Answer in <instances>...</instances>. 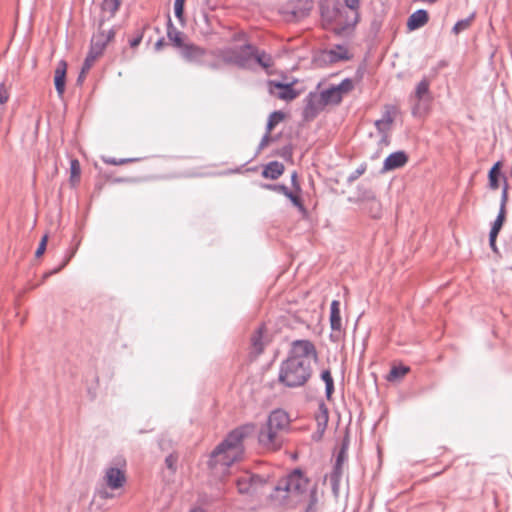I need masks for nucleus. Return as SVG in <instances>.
<instances>
[{
    "label": "nucleus",
    "instance_id": "nucleus-27",
    "mask_svg": "<svg viewBox=\"0 0 512 512\" xmlns=\"http://www.w3.org/2000/svg\"><path fill=\"white\" fill-rule=\"evenodd\" d=\"M409 371V367L405 365L393 366L387 375V381H396L403 378Z\"/></svg>",
    "mask_w": 512,
    "mask_h": 512
},
{
    "label": "nucleus",
    "instance_id": "nucleus-10",
    "mask_svg": "<svg viewBox=\"0 0 512 512\" xmlns=\"http://www.w3.org/2000/svg\"><path fill=\"white\" fill-rule=\"evenodd\" d=\"M304 102L303 116L306 120L315 118L326 106L320 99V93L316 92H310Z\"/></svg>",
    "mask_w": 512,
    "mask_h": 512
},
{
    "label": "nucleus",
    "instance_id": "nucleus-16",
    "mask_svg": "<svg viewBox=\"0 0 512 512\" xmlns=\"http://www.w3.org/2000/svg\"><path fill=\"white\" fill-rule=\"evenodd\" d=\"M269 84L280 90L278 93V98H280L282 100L291 101V100H294L295 98H297L299 95V92L293 88L292 83L269 81Z\"/></svg>",
    "mask_w": 512,
    "mask_h": 512
},
{
    "label": "nucleus",
    "instance_id": "nucleus-60",
    "mask_svg": "<svg viewBox=\"0 0 512 512\" xmlns=\"http://www.w3.org/2000/svg\"><path fill=\"white\" fill-rule=\"evenodd\" d=\"M204 65H206L207 67H209L212 70H219L220 69V64L218 62H210V63H205L204 62Z\"/></svg>",
    "mask_w": 512,
    "mask_h": 512
},
{
    "label": "nucleus",
    "instance_id": "nucleus-22",
    "mask_svg": "<svg viewBox=\"0 0 512 512\" xmlns=\"http://www.w3.org/2000/svg\"><path fill=\"white\" fill-rule=\"evenodd\" d=\"M330 327L333 331H341L342 322L340 315V302L333 300L330 305Z\"/></svg>",
    "mask_w": 512,
    "mask_h": 512
},
{
    "label": "nucleus",
    "instance_id": "nucleus-47",
    "mask_svg": "<svg viewBox=\"0 0 512 512\" xmlns=\"http://www.w3.org/2000/svg\"><path fill=\"white\" fill-rule=\"evenodd\" d=\"M176 462H177V457L174 456L173 454H169L165 458V464H166L167 468L172 471H175V469H176Z\"/></svg>",
    "mask_w": 512,
    "mask_h": 512
},
{
    "label": "nucleus",
    "instance_id": "nucleus-44",
    "mask_svg": "<svg viewBox=\"0 0 512 512\" xmlns=\"http://www.w3.org/2000/svg\"><path fill=\"white\" fill-rule=\"evenodd\" d=\"M275 139L276 138L271 137L270 133H268V131H266V133L263 135V137L258 145L256 155H258L260 153V151L263 150L269 144V142L274 141Z\"/></svg>",
    "mask_w": 512,
    "mask_h": 512
},
{
    "label": "nucleus",
    "instance_id": "nucleus-4",
    "mask_svg": "<svg viewBox=\"0 0 512 512\" xmlns=\"http://www.w3.org/2000/svg\"><path fill=\"white\" fill-rule=\"evenodd\" d=\"M289 424L290 418L286 411L283 409L271 411L266 423L259 430V444L266 449H279L283 443L281 433L288 429Z\"/></svg>",
    "mask_w": 512,
    "mask_h": 512
},
{
    "label": "nucleus",
    "instance_id": "nucleus-11",
    "mask_svg": "<svg viewBox=\"0 0 512 512\" xmlns=\"http://www.w3.org/2000/svg\"><path fill=\"white\" fill-rule=\"evenodd\" d=\"M181 56L188 62L204 65L203 57L206 51L194 44H184L180 49Z\"/></svg>",
    "mask_w": 512,
    "mask_h": 512
},
{
    "label": "nucleus",
    "instance_id": "nucleus-50",
    "mask_svg": "<svg viewBox=\"0 0 512 512\" xmlns=\"http://www.w3.org/2000/svg\"><path fill=\"white\" fill-rule=\"evenodd\" d=\"M174 14L182 22L184 20V5L174 4Z\"/></svg>",
    "mask_w": 512,
    "mask_h": 512
},
{
    "label": "nucleus",
    "instance_id": "nucleus-54",
    "mask_svg": "<svg viewBox=\"0 0 512 512\" xmlns=\"http://www.w3.org/2000/svg\"><path fill=\"white\" fill-rule=\"evenodd\" d=\"M321 379L324 381L325 385L328 384V383H331V382H334L333 381V378H332V375H331V372L329 370H323L321 372Z\"/></svg>",
    "mask_w": 512,
    "mask_h": 512
},
{
    "label": "nucleus",
    "instance_id": "nucleus-46",
    "mask_svg": "<svg viewBox=\"0 0 512 512\" xmlns=\"http://www.w3.org/2000/svg\"><path fill=\"white\" fill-rule=\"evenodd\" d=\"M359 195L364 200H374L375 194L372 190L368 188H363L361 186H358Z\"/></svg>",
    "mask_w": 512,
    "mask_h": 512
},
{
    "label": "nucleus",
    "instance_id": "nucleus-56",
    "mask_svg": "<svg viewBox=\"0 0 512 512\" xmlns=\"http://www.w3.org/2000/svg\"><path fill=\"white\" fill-rule=\"evenodd\" d=\"M143 39V33H140L139 35H137L136 37H134L133 39H131L129 41V44L132 48H135L137 46L140 45L141 41Z\"/></svg>",
    "mask_w": 512,
    "mask_h": 512
},
{
    "label": "nucleus",
    "instance_id": "nucleus-45",
    "mask_svg": "<svg viewBox=\"0 0 512 512\" xmlns=\"http://www.w3.org/2000/svg\"><path fill=\"white\" fill-rule=\"evenodd\" d=\"M47 242H48V235H44L41 238L40 243L35 251V257L39 258L44 254V252L46 251Z\"/></svg>",
    "mask_w": 512,
    "mask_h": 512
},
{
    "label": "nucleus",
    "instance_id": "nucleus-42",
    "mask_svg": "<svg viewBox=\"0 0 512 512\" xmlns=\"http://www.w3.org/2000/svg\"><path fill=\"white\" fill-rule=\"evenodd\" d=\"M317 420V426H318V432L320 435H322L327 427L328 424V416H325V414H318L316 417Z\"/></svg>",
    "mask_w": 512,
    "mask_h": 512
},
{
    "label": "nucleus",
    "instance_id": "nucleus-48",
    "mask_svg": "<svg viewBox=\"0 0 512 512\" xmlns=\"http://www.w3.org/2000/svg\"><path fill=\"white\" fill-rule=\"evenodd\" d=\"M391 122H392V118L390 117L389 113H387V114H386L382 119L377 120V121L375 122V126L377 127V129H378L379 131H381V130H382V126H383V125H388V124H390Z\"/></svg>",
    "mask_w": 512,
    "mask_h": 512
},
{
    "label": "nucleus",
    "instance_id": "nucleus-17",
    "mask_svg": "<svg viewBox=\"0 0 512 512\" xmlns=\"http://www.w3.org/2000/svg\"><path fill=\"white\" fill-rule=\"evenodd\" d=\"M428 20V12L425 9H418L409 16L407 20V28L410 31H415L423 27Z\"/></svg>",
    "mask_w": 512,
    "mask_h": 512
},
{
    "label": "nucleus",
    "instance_id": "nucleus-1",
    "mask_svg": "<svg viewBox=\"0 0 512 512\" xmlns=\"http://www.w3.org/2000/svg\"><path fill=\"white\" fill-rule=\"evenodd\" d=\"M307 491H309V503L304 512H317V487L316 485L310 486V481L303 471L300 468H295L277 482L270 498L279 505H284L290 499L299 498Z\"/></svg>",
    "mask_w": 512,
    "mask_h": 512
},
{
    "label": "nucleus",
    "instance_id": "nucleus-19",
    "mask_svg": "<svg viewBox=\"0 0 512 512\" xmlns=\"http://www.w3.org/2000/svg\"><path fill=\"white\" fill-rule=\"evenodd\" d=\"M320 99H322V102H324L326 106L339 105L343 100L335 85H331L322 90L320 92Z\"/></svg>",
    "mask_w": 512,
    "mask_h": 512
},
{
    "label": "nucleus",
    "instance_id": "nucleus-34",
    "mask_svg": "<svg viewBox=\"0 0 512 512\" xmlns=\"http://www.w3.org/2000/svg\"><path fill=\"white\" fill-rule=\"evenodd\" d=\"M341 476H342V466H337V464L334 463L333 471L330 475V482H331V485H332V488L334 491H336V489L339 485Z\"/></svg>",
    "mask_w": 512,
    "mask_h": 512
},
{
    "label": "nucleus",
    "instance_id": "nucleus-32",
    "mask_svg": "<svg viewBox=\"0 0 512 512\" xmlns=\"http://www.w3.org/2000/svg\"><path fill=\"white\" fill-rule=\"evenodd\" d=\"M237 487L241 494L255 493L250 481L247 479V473L238 478Z\"/></svg>",
    "mask_w": 512,
    "mask_h": 512
},
{
    "label": "nucleus",
    "instance_id": "nucleus-14",
    "mask_svg": "<svg viewBox=\"0 0 512 512\" xmlns=\"http://www.w3.org/2000/svg\"><path fill=\"white\" fill-rule=\"evenodd\" d=\"M350 56L348 54V51L346 48H344L342 45H337L336 49H329L324 50L321 55L320 59L324 63H337L339 61L349 60Z\"/></svg>",
    "mask_w": 512,
    "mask_h": 512
},
{
    "label": "nucleus",
    "instance_id": "nucleus-18",
    "mask_svg": "<svg viewBox=\"0 0 512 512\" xmlns=\"http://www.w3.org/2000/svg\"><path fill=\"white\" fill-rule=\"evenodd\" d=\"M167 37L172 44L181 49L184 46V34L173 24L170 15H167Z\"/></svg>",
    "mask_w": 512,
    "mask_h": 512
},
{
    "label": "nucleus",
    "instance_id": "nucleus-37",
    "mask_svg": "<svg viewBox=\"0 0 512 512\" xmlns=\"http://www.w3.org/2000/svg\"><path fill=\"white\" fill-rule=\"evenodd\" d=\"M367 169L366 163H362L356 170H354L347 177V183L351 185L354 181H356L360 176H362Z\"/></svg>",
    "mask_w": 512,
    "mask_h": 512
},
{
    "label": "nucleus",
    "instance_id": "nucleus-43",
    "mask_svg": "<svg viewBox=\"0 0 512 512\" xmlns=\"http://www.w3.org/2000/svg\"><path fill=\"white\" fill-rule=\"evenodd\" d=\"M508 200V183L507 179L504 178V186L501 193V201L499 210H506V203Z\"/></svg>",
    "mask_w": 512,
    "mask_h": 512
},
{
    "label": "nucleus",
    "instance_id": "nucleus-39",
    "mask_svg": "<svg viewBox=\"0 0 512 512\" xmlns=\"http://www.w3.org/2000/svg\"><path fill=\"white\" fill-rule=\"evenodd\" d=\"M284 196H286L291 201V203L295 207H297L300 211H302V212L305 211V207L302 203L301 198L299 196L295 195L290 189H288L287 194H285Z\"/></svg>",
    "mask_w": 512,
    "mask_h": 512
},
{
    "label": "nucleus",
    "instance_id": "nucleus-51",
    "mask_svg": "<svg viewBox=\"0 0 512 512\" xmlns=\"http://www.w3.org/2000/svg\"><path fill=\"white\" fill-rule=\"evenodd\" d=\"M70 171H71L72 177L80 175V165H79L78 160H76V159L71 160Z\"/></svg>",
    "mask_w": 512,
    "mask_h": 512
},
{
    "label": "nucleus",
    "instance_id": "nucleus-41",
    "mask_svg": "<svg viewBox=\"0 0 512 512\" xmlns=\"http://www.w3.org/2000/svg\"><path fill=\"white\" fill-rule=\"evenodd\" d=\"M263 187L268 190H272L276 193L283 194V195L287 194L288 189H289L284 184H264Z\"/></svg>",
    "mask_w": 512,
    "mask_h": 512
},
{
    "label": "nucleus",
    "instance_id": "nucleus-13",
    "mask_svg": "<svg viewBox=\"0 0 512 512\" xmlns=\"http://www.w3.org/2000/svg\"><path fill=\"white\" fill-rule=\"evenodd\" d=\"M408 162V156L404 151H396L389 154L384 162L382 172L392 171L403 167Z\"/></svg>",
    "mask_w": 512,
    "mask_h": 512
},
{
    "label": "nucleus",
    "instance_id": "nucleus-33",
    "mask_svg": "<svg viewBox=\"0 0 512 512\" xmlns=\"http://www.w3.org/2000/svg\"><path fill=\"white\" fill-rule=\"evenodd\" d=\"M335 86L343 98L345 94L351 92L354 89V81L351 78H345L340 82V84Z\"/></svg>",
    "mask_w": 512,
    "mask_h": 512
},
{
    "label": "nucleus",
    "instance_id": "nucleus-5",
    "mask_svg": "<svg viewBox=\"0 0 512 512\" xmlns=\"http://www.w3.org/2000/svg\"><path fill=\"white\" fill-rule=\"evenodd\" d=\"M311 374L310 360L287 358L280 365L278 381L289 388L301 387L309 380Z\"/></svg>",
    "mask_w": 512,
    "mask_h": 512
},
{
    "label": "nucleus",
    "instance_id": "nucleus-3",
    "mask_svg": "<svg viewBox=\"0 0 512 512\" xmlns=\"http://www.w3.org/2000/svg\"><path fill=\"white\" fill-rule=\"evenodd\" d=\"M319 9L322 21L339 36L350 35L359 20L358 12L347 9L339 0H321Z\"/></svg>",
    "mask_w": 512,
    "mask_h": 512
},
{
    "label": "nucleus",
    "instance_id": "nucleus-23",
    "mask_svg": "<svg viewBox=\"0 0 512 512\" xmlns=\"http://www.w3.org/2000/svg\"><path fill=\"white\" fill-rule=\"evenodd\" d=\"M104 21H105L104 17L100 19L99 25H98L99 31L97 34H95L92 37V40L96 41V42H100V43L102 42L103 49L105 50L107 44L114 38L115 30L113 28L109 29V31L107 33L104 30H102Z\"/></svg>",
    "mask_w": 512,
    "mask_h": 512
},
{
    "label": "nucleus",
    "instance_id": "nucleus-25",
    "mask_svg": "<svg viewBox=\"0 0 512 512\" xmlns=\"http://www.w3.org/2000/svg\"><path fill=\"white\" fill-rule=\"evenodd\" d=\"M429 87H430V82L427 78H423L417 85H416V88H415V94H414V97L416 98V100L418 101H425V99L427 98L428 100L431 99V96H430V90H429Z\"/></svg>",
    "mask_w": 512,
    "mask_h": 512
},
{
    "label": "nucleus",
    "instance_id": "nucleus-21",
    "mask_svg": "<svg viewBox=\"0 0 512 512\" xmlns=\"http://www.w3.org/2000/svg\"><path fill=\"white\" fill-rule=\"evenodd\" d=\"M284 165L278 161L269 162L262 171V176L268 179H278L284 172Z\"/></svg>",
    "mask_w": 512,
    "mask_h": 512
},
{
    "label": "nucleus",
    "instance_id": "nucleus-59",
    "mask_svg": "<svg viewBox=\"0 0 512 512\" xmlns=\"http://www.w3.org/2000/svg\"><path fill=\"white\" fill-rule=\"evenodd\" d=\"M165 45H166L165 39L164 38H160L155 43L154 48H155L156 51H160Z\"/></svg>",
    "mask_w": 512,
    "mask_h": 512
},
{
    "label": "nucleus",
    "instance_id": "nucleus-15",
    "mask_svg": "<svg viewBox=\"0 0 512 512\" xmlns=\"http://www.w3.org/2000/svg\"><path fill=\"white\" fill-rule=\"evenodd\" d=\"M66 73H67V63L64 60H60L55 69L54 75V85L57 91V94L61 97L64 94L66 87Z\"/></svg>",
    "mask_w": 512,
    "mask_h": 512
},
{
    "label": "nucleus",
    "instance_id": "nucleus-36",
    "mask_svg": "<svg viewBox=\"0 0 512 512\" xmlns=\"http://www.w3.org/2000/svg\"><path fill=\"white\" fill-rule=\"evenodd\" d=\"M74 254H75V251H72L70 254L66 255L65 259L62 261V263L58 267L44 273L43 281L46 280L51 275H54V274L58 273L59 271H61L69 263V261L72 259Z\"/></svg>",
    "mask_w": 512,
    "mask_h": 512
},
{
    "label": "nucleus",
    "instance_id": "nucleus-40",
    "mask_svg": "<svg viewBox=\"0 0 512 512\" xmlns=\"http://www.w3.org/2000/svg\"><path fill=\"white\" fill-rule=\"evenodd\" d=\"M103 161H104V163L110 164V165H123V164H126V163H131V162L138 161V158H121V159H116V158H112V157H107V158H103Z\"/></svg>",
    "mask_w": 512,
    "mask_h": 512
},
{
    "label": "nucleus",
    "instance_id": "nucleus-31",
    "mask_svg": "<svg viewBox=\"0 0 512 512\" xmlns=\"http://www.w3.org/2000/svg\"><path fill=\"white\" fill-rule=\"evenodd\" d=\"M474 17H475V13H472L467 18H464V19H461V20L457 21L455 23V25L453 26V28H452V32L454 34H459V33L463 32V31H465L466 29H468L470 27L471 22L474 19Z\"/></svg>",
    "mask_w": 512,
    "mask_h": 512
},
{
    "label": "nucleus",
    "instance_id": "nucleus-8",
    "mask_svg": "<svg viewBox=\"0 0 512 512\" xmlns=\"http://www.w3.org/2000/svg\"><path fill=\"white\" fill-rule=\"evenodd\" d=\"M311 8V2H303L299 0L296 3H292L284 7L282 9V14L287 21L298 22L309 15Z\"/></svg>",
    "mask_w": 512,
    "mask_h": 512
},
{
    "label": "nucleus",
    "instance_id": "nucleus-29",
    "mask_svg": "<svg viewBox=\"0 0 512 512\" xmlns=\"http://www.w3.org/2000/svg\"><path fill=\"white\" fill-rule=\"evenodd\" d=\"M263 330L264 328L262 326L259 327L251 337L252 346L258 354L262 353L264 350Z\"/></svg>",
    "mask_w": 512,
    "mask_h": 512
},
{
    "label": "nucleus",
    "instance_id": "nucleus-6",
    "mask_svg": "<svg viewBox=\"0 0 512 512\" xmlns=\"http://www.w3.org/2000/svg\"><path fill=\"white\" fill-rule=\"evenodd\" d=\"M245 436L246 431L244 427L234 429L216 446L211 453V457L217 458V461H222V464L229 466L235 459L237 449Z\"/></svg>",
    "mask_w": 512,
    "mask_h": 512
},
{
    "label": "nucleus",
    "instance_id": "nucleus-52",
    "mask_svg": "<svg viewBox=\"0 0 512 512\" xmlns=\"http://www.w3.org/2000/svg\"><path fill=\"white\" fill-rule=\"evenodd\" d=\"M422 102L423 101L417 100V103H415L414 106L412 107L413 116L420 117L423 114L424 109L422 107Z\"/></svg>",
    "mask_w": 512,
    "mask_h": 512
},
{
    "label": "nucleus",
    "instance_id": "nucleus-20",
    "mask_svg": "<svg viewBox=\"0 0 512 512\" xmlns=\"http://www.w3.org/2000/svg\"><path fill=\"white\" fill-rule=\"evenodd\" d=\"M502 163L497 161L488 172V180H489V188L491 190H496L500 186V180L506 178L502 174Z\"/></svg>",
    "mask_w": 512,
    "mask_h": 512
},
{
    "label": "nucleus",
    "instance_id": "nucleus-9",
    "mask_svg": "<svg viewBox=\"0 0 512 512\" xmlns=\"http://www.w3.org/2000/svg\"><path fill=\"white\" fill-rule=\"evenodd\" d=\"M104 52V49H103V44L102 42H96V41H93L91 39V44H90V48H89V51H88V54L87 56L85 57V60L83 62V65H82V68H81V72L77 78V84L78 85H82V83L84 82V79H85V76L87 74V72L91 69L92 65L94 64V62L96 61V59L102 55V53Z\"/></svg>",
    "mask_w": 512,
    "mask_h": 512
},
{
    "label": "nucleus",
    "instance_id": "nucleus-61",
    "mask_svg": "<svg viewBox=\"0 0 512 512\" xmlns=\"http://www.w3.org/2000/svg\"><path fill=\"white\" fill-rule=\"evenodd\" d=\"M319 414H325V416H328V409L323 402L319 405Z\"/></svg>",
    "mask_w": 512,
    "mask_h": 512
},
{
    "label": "nucleus",
    "instance_id": "nucleus-55",
    "mask_svg": "<svg viewBox=\"0 0 512 512\" xmlns=\"http://www.w3.org/2000/svg\"><path fill=\"white\" fill-rule=\"evenodd\" d=\"M498 235H492V233H489V246L492 249L493 252L498 253V248L496 245Z\"/></svg>",
    "mask_w": 512,
    "mask_h": 512
},
{
    "label": "nucleus",
    "instance_id": "nucleus-28",
    "mask_svg": "<svg viewBox=\"0 0 512 512\" xmlns=\"http://www.w3.org/2000/svg\"><path fill=\"white\" fill-rule=\"evenodd\" d=\"M285 118L284 112L280 110L273 111L268 118L267 124H266V131L268 133H271V131L275 128L277 124H279L281 121H283Z\"/></svg>",
    "mask_w": 512,
    "mask_h": 512
},
{
    "label": "nucleus",
    "instance_id": "nucleus-12",
    "mask_svg": "<svg viewBox=\"0 0 512 512\" xmlns=\"http://www.w3.org/2000/svg\"><path fill=\"white\" fill-rule=\"evenodd\" d=\"M105 483L106 485L112 489L117 490L121 488L126 482V475L123 470L117 467H109L105 472Z\"/></svg>",
    "mask_w": 512,
    "mask_h": 512
},
{
    "label": "nucleus",
    "instance_id": "nucleus-2",
    "mask_svg": "<svg viewBox=\"0 0 512 512\" xmlns=\"http://www.w3.org/2000/svg\"><path fill=\"white\" fill-rule=\"evenodd\" d=\"M223 63L235 65L244 70H252L254 63L263 69H269L273 65L270 54L260 51L256 46L246 43L240 47H227L216 52Z\"/></svg>",
    "mask_w": 512,
    "mask_h": 512
},
{
    "label": "nucleus",
    "instance_id": "nucleus-63",
    "mask_svg": "<svg viewBox=\"0 0 512 512\" xmlns=\"http://www.w3.org/2000/svg\"><path fill=\"white\" fill-rule=\"evenodd\" d=\"M191 512H206V511L203 510L202 508H195Z\"/></svg>",
    "mask_w": 512,
    "mask_h": 512
},
{
    "label": "nucleus",
    "instance_id": "nucleus-7",
    "mask_svg": "<svg viewBox=\"0 0 512 512\" xmlns=\"http://www.w3.org/2000/svg\"><path fill=\"white\" fill-rule=\"evenodd\" d=\"M288 358L297 360H317V351L309 340H295Z\"/></svg>",
    "mask_w": 512,
    "mask_h": 512
},
{
    "label": "nucleus",
    "instance_id": "nucleus-24",
    "mask_svg": "<svg viewBox=\"0 0 512 512\" xmlns=\"http://www.w3.org/2000/svg\"><path fill=\"white\" fill-rule=\"evenodd\" d=\"M247 479L250 481L254 492L257 493L261 488L269 483L271 476L270 474L247 473Z\"/></svg>",
    "mask_w": 512,
    "mask_h": 512
},
{
    "label": "nucleus",
    "instance_id": "nucleus-57",
    "mask_svg": "<svg viewBox=\"0 0 512 512\" xmlns=\"http://www.w3.org/2000/svg\"><path fill=\"white\" fill-rule=\"evenodd\" d=\"M291 183L295 190L301 191V187L297 181V172H293L291 175Z\"/></svg>",
    "mask_w": 512,
    "mask_h": 512
},
{
    "label": "nucleus",
    "instance_id": "nucleus-53",
    "mask_svg": "<svg viewBox=\"0 0 512 512\" xmlns=\"http://www.w3.org/2000/svg\"><path fill=\"white\" fill-rule=\"evenodd\" d=\"M344 7L358 12L359 0H344Z\"/></svg>",
    "mask_w": 512,
    "mask_h": 512
},
{
    "label": "nucleus",
    "instance_id": "nucleus-58",
    "mask_svg": "<svg viewBox=\"0 0 512 512\" xmlns=\"http://www.w3.org/2000/svg\"><path fill=\"white\" fill-rule=\"evenodd\" d=\"M334 392V382L328 383L325 385V394L326 397L329 399Z\"/></svg>",
    "mask_w": 512,
    "mask_h": 512
},
{
    "label": "nucleus",
    "instance_id": "nucleus-26",
    "mask_svg": "<svg viewBox=\"0 0 512 512\" xmlns=\"http://www.w3.org/2000/svg\"><path fill=\"white\" fill-rule=\"evenodd\" d=\"M122 0H103L101 9L103 13H109V18L115 16L118 11Z\"/></svg>",
    "mask_w": 512,
    "mask_h": 512
},
{
    "label": "nucleus",
    "instance_id": "nucleus-49",
    "mask_svg": "<svg viewBox=\"0 0 512 512\" xmlns=\"http://www.w3.org/2000/svg\"><path fill=\"white\" fill-rule=\"evenodd\" d=\"M9 99L8 91L4 83H0V105L6 103Z\"/></svg>",
    "mask_w": 512,
    "mask_h": 512
},
{
    "label": "nucleus",
    "instance_id": "nucleus-38",
    "mask_svg": "<svg viewBox=\"0 0 512 512\" xmlns=\"http://www.w3.org/2000/svg\"><path fill=\"white\" fill-rule=\"evenodd\" d=\"M276 155L286 161H290L293 156V146L291 144L283 146L276 152Z\"/></svg>",
    "mask_w": 512,
    "mask_h": 512
},
{
    "label": "nucleus",
    "instance_id": "nucleus-62",
    "mask_svg": "<svg viewBox=\"0 0 512 512\" xmlns=\"http://www.w3.org/2000/svg\"><path fill=\"white\" fill-rule=\"evenodd\" d=\"M185 0H175L174 4L184 5Z\"/></svg>",
    "mask_w": 512,
    "mask_h": 512
},
{
    "label": "nucleus",
    "instance_id": "nucleus-35",
    "mask_svg": "<svg viewBox=\"0 0 512 512\" xmlns=\"http://www.w3.org/2000/svg\"><path fill=\"white\" fill-rule=\"evenodd\" d=\"M348 444H349L348 440L344 439L342 442V445L337 453V456H336L335 463L337 464V466H342L343 463L346 461Z\"/></svg>",
    "mask_w": 512,
    "mask_h": 512
},
{
    "label": "nucleus",
    "instance_id": "nucleus-30",
    "mask_svg": "<svg viewBox=\"0 0 512 512\" xmlns=\"http://www.w3.org/2000/svg\"><path fill=\"white\" fill-rule=\"evenodd\" d=\"M505 219H506V210H499L498 215L496 216V219L492 223L489 233H492L493 236L498 235L503 227Z\"/></svg>",
    "mask_w": 512,
    "mask_h": 512
}]
</instances>
